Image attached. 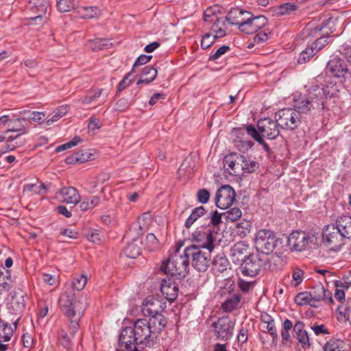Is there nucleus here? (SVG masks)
I'll return each instance as SVG.
<instances>
[{
    "label": "nucleus",
    "mask_w": 351,
    "mask_h": 351,
    "mask_svg": "<svg viewBox=\"0 0 351 351\" xmlns=\"http://www.w3.org/2000/svg\"><path fill=\"white\" fill-rule=\"evenodd\" d=\"M259 163L254 160L247 158L243 156V168L241 174L254 173L259 168Z\"/></svg>",
    "instance_id": "37998d69"
},
{
    "label": "nucleus",
    "mask_w": 351,
    "mask_h": 351,
    "mask_svg": "<svg viewBox=\"0 0 351 351\" xmlns=\"http://www.w3.org/2000/svg\"><path fill=\"white\" fill-rule=\"evenodd\" d=\"M230 49V47L228 45H223L220 47L217 51L210 56L209 60L215 61L219 58H220L222 55L225 54Z\"/></svg>",
    "instance_id": "338daca9"
},
{
    "label": "nucleus",
    "mask_w": 351,
    "mask_h": 351,
    "mask_svg": "<svg viewBox=\"0 0 351 351\" xmlns=\"http://www.w3.org/2000/svg\"><path fill=\"white\" fill-rule=\"evenodd\" d=\"M160 291L166 300L170 302L174 301L178 295V287L173 276H167L161 281Z\"/></svg>",
    "instance_id": "a211bd4d"
},
{
    "label": "nucleus",
    "mask_w": 351,
    "mask_h": 351,
    "mask_svg": "<svg viewBox=\"0 0 351 351\" xmlns=\"http://www.w3.org/2000/svg\"><path fill=\"white\" fill-rule=\"evenodd\" d=\"M339 313L351 324V300L345 306L338 307Z\"/></svg>",
    "instance_id": "4d7b16f0"
},
{
    "label": "nucleus",
    "mask_w": 351,
    "mask_h": 351,
    "mask_svg": "<svg viewBox=\"0 0 351 351\" xmlns=\"http://www.w3.org/2000/svg\"><path fill=\"white\" fill-rule=\"evenodd\" d=\"M261 320L264 324H267L266 328L272 337V341L276 344L278 336L274 319L267 313H264L261 315Z\"/></svg>",
    "instance_id": "c9c22d12"
},
{
    "label": "nucleus",
    "mask_w": 351,
    "mask_h": 351,
    "mask_svg": "<svg viewBox=\"0 0 351 351\" xmlns=\"http://www.w3.org/2000/svg\"><path fill=\"white\" fill-rule=\"evenodd\" d=\"M246 132L247 134L250 136L252 138H254L256 141H257L260 145L263 146V149L267 153H270V147L269 145L264 141L263 137L258 132L256 128L252 125H249L246 126Z\"/></svg>",
    "instance_id": "58836bf2"
},
{
    "label": "nucleus",
    "mask_w": 351,
    "mask_h": 351,
    "mask_svg": "<svg viewBox=\"0 0 351 351\" xmlns=\"http://www.w3.org/2000/svg\"><path fill=\"white\" fill-rule=\"evenodd\" d=\"M304 280V271L299 269L295 268L292 274L291 285L293 287H297L300 285Z\"/></svg>",
    "instance_id": "6e6d98bb"
},
{
    "label": "nucleus",
    "mask_w": 351,
    "mask_h": 351,
    "mask_svg": "<svg viewBox=\"0 0 351 351\" xmlns=\"http://www.w3.org/2000/svg\"><path fill=\"white\" fill-rule=\"evenodd\" d=\"M217 38L212 36L210 33L205 34L201 40V47L203 49L209 48Z\"/></svg>",
    "instance_id": "052dcab7"
},
{
    "label": "nucleus",
    "mask_w": 351,
    "mask_h": 351,
    "mask_svg": "<svg viewBox=\"0 0 351 351\" xmlns=\"http://www.w3.org/2000/svg\"><path fill=\"white\" fill-rule=\"evenodd\" d=\"M235 282L232 278L225 279L223 287H221L220 295L221 296H226V295H232L234 293Z\"/></svg>",
    "instance_id": "09e8293b"
},
{
    "label": "nucleus",
    "mask_w": 351,
    "mask_h": 351,
    "mask_svg": "<svg viewBox=\"0 0 351 351\" xmlns=\"http://www.w3.org/2000/svg\"><path fill=\"white\" fill-rule=\"evenodd\" d=\"M293 336L302 348L310 346L308 335L307 331L304 330V323L303 322L300 320L295 322L293 326Z\"/></svg>",
    "instance_id": "4be33fe9"
},
{
    "label": "nucleus",
    "mask_w": 351,
    "mask_h": 351,
    "mask_svg": "<svg viewBox=\"0 0 351 351\" xmlns=\"http://www.w3.org/2000/svg\"><path fill=\"white\" fill-rule=\"evenodd\" d=\"M222 214L219 213L217 210L210 213V221L208 225L213 226L217 228V226L221 222Z\"/></svg>",
    "instance_id": "680f3d73"
},
{
    "label": "nucleus",
    "mask_w": 351,
    "mask_h": 351,
    "mask_svg": "<svg viewBox=\"0 0 351 351\" xmlns=\"http://www.w3.org/2000/svg\"><path fill=\"white\" fill-rule=\"evenodd\" d=\"M268 23L267 19L263 16L259 15L254 16L250 12V15H247L244 21H243L238 29L247 34H252L257 32L259 29L264 27Z\"/></svg>",
    "instance_id": "2eb2a0df"
},
{
    "label": "nucleus",
    "mask_w": 351,
    "mask_h": 351,
    "mask_svg": "<svg viewBox=\"0 0 351 351\" xmlns=\"http://www.w3.org/2000/svg\"><path fill=\"white\" fill-rule=\"evenodd\" d=\"M249 245L243 241L235 243L230 250V257L234 264H241L247 257Z\"/></svg>",
    "instance_id": "aec40b11"
},
{
    "label": "nucleus",
    "mask_w": 351,
    "mask_h": 351,
    "mask_svg": "<svg viewBox=\"0 0 351 351\" xmlns=\"http://www.w3.org/2000/svg\"><path fill=\"white\" fill-rule=\"evenodd\" d=\"M27 121L25 118H18L16 119L10 120L9 123V129H8L5 133L10 132H18L19 134L22 135L27 134L28 130L26 128Z\"/></svg>",
    "instance_id": "2f4dec72"
},
{
    "label": "nucleus",
    "mask_w": 351,
    "mask_h": 351,
    "mask_svg": "<svg viewBox=\"0 0 351 351\" xmlns=\"http://www.w3.org/2000/svg\"><path fill=\"white\" fill-rule=\"evenodd\" d=\"M166 306L165 302L151 295L144 300L141 311L145 316L151 317L150 318H157L158 317L165 318L161 313L166 308Z\"/></svg>",
    "instance_id": "ddd939ff"
},
{
    "label": "nucleus",
    "mask_w": 351,
    "mask_h": 351,
    "mask_svg": "<svg viewBox=\"0 0 351 351\" xmlns=\"http://www.w3.org/2000/svg\"><path fill=\"white\" fill-rule=\"evenodd\" d=\"M298 6L295 3H285L280 5L275 10V13L278 16L289 15L297 10Z\"/></svg>",
    "instance_id": "c03bdc74"
},
{
    "label": "nucleus",
    "mask_w": 351,
    "mask_h": 351,
    "mask_svg": "<svg viewBox=\"0 0 351 351\" xmlns=\"http://www.w3.org/2000/svg\"><path fill=\"white\" fill-rule=\"evenodd\" d=\"M334 25H335V23H334L333 19L330 17V18L328 19L327 20H325L321 24V25H317L315 27H306L304 29V34H306L305 35L306 37H307V36L314 37L315 36L317 35V33L321 32L324 29H325L326 27L329 29V27H332V29L335 31Z\"/></svg>",
    "instance_id": "f704fd0d"
},
{
    "label": "nucleus",
    "mask_w": 351,
    "mask_h": 351,
    "mask_svg": "<svg viewBox=\"0 0 351 351\" xmlns=\"http://www.w3.org/2000/svg\"><path fill=\"white\" fill-rule=\"evenodd\" d=\"M92 43V49L93 51L101 50L108 45V40L106 38H95L90 40Z\"/></svg>",
    "instance_id": "bf43d9fd"
},
{
    "label": "nucleus",
    "mask_w": 351,
    "mask_h": 351,
    "mask_svg": "<svg viewBox=\"0 0 351 351\" xmlns=\"http://www.w3.org/2000/svg\"><path fill=\"white\" fill-rule=\"evenodd\" d=\"M294 300L295 302L300 306L310 304L312 306H315V305L313 303L311 293L307 291L298 293L295 297Z\"/></svg>",
    "instance_id": "de8ad7c7"
},
{
    "label": "nucleus",
    "mask_w": 351,
    "mask_h": 351,
    "mask_svg": "<svg viewBox=\"0 0 351 351\" xmlns=\"http://www.w3.org/2000/svg\"><path fill=\"white\" fill-rule=\"evenodd\" d=\"M100 198L98 196H93L84 199L80 204V209L82 211L90 210L99 204Z\"/></svg>",
    "instance_id": "49530a36"
},
{
    "label": "nucleus",
    "mask_w": 351,
    "mask_h": 351,
    "mask_svg": "<svg viewBox=\"0 0 351 351\" xmlns=\"http://www.w3.org/2000/svg\"><path fill=\"white\" fill-rule=\"evenodd\" d=\"M87 283V276L84 274H77L72 280L73 289L77 291L82 290Z\"/></svg>",
    "instance_id": "3c124183"
},
{
    "label": "nucleus",
    "mask_w": 351,
    "mask_h": 351,
    "mask_svg": "<svg viewBox=\"0 0 351 351\" xmlns=\"http://www.w3.org/2000/svg\"><path fill=\"white\" fill-rule=\"evenodd\" d=\"M58 10L61 12H66L71 11L75 8L73 0H59L57 3Z\"/></svg>",
    "instance_id": "864d4df0"
},
{
    "label": "nucleus",
    "mask_w": 351,
    "mask_h": 351,
    "mask_svg": "<svg viewBox=\"0 0 351 351\" xmlns=\"http://www.w3.org/2000/svg\"><path fill=\"white\" fill-rule=\"evenodd\" d=\"M69 108L66 105H62V106L58 107L54 110L53 115L52 116V117L51 119H49L47 121V124L48 125H50L53 123L57 121L61 117L64 116L69 112Z\"/></svg>",
    "instance_id": "8fccbe9b"
},
{
    "label": "nucleus",
    "mask_w": 351,
    "mask_h": 351,
    "mask_svg": "<svg viewBox=\"0 0 351 351\" xmlns=\"http://www.w3.org/2000/svg\"><path fill=\"white\" fill-rule=\"evenodd\" d=\"M197 200L201 204H206L210 198V193L206 189H202L198 191L197 193Z\"/></svg>",
    "instance_id": "69168bd1"
},
{
    "label": "nucleus",
    "mask_w": 351,
    "mask_h": 351,
    "mask_svg": "<svg viewBox=\"0 0 351 351\" xmlns=\"http://www.w3.org/2000/svg\"><path fill=\"white\" fill-rule=\"evenodd\" d=\"M315 55L313 49L309 47H306L300 53L298 58V63L304 64Z\"/></svg>",
    "instance_id": "5fc2aeb1"
},
{
    "label": "nucleus",
    "mask_w": 351,
    "mask_h": 351,
    "mask_svg": "<svg viewBox=\"0 0 351 351\" xmlns=\"http://www.w3.org/2000/svg\"><path fill=\"white\" fill-rule=\"evenodd\" d=\"M275 119L281 128L293 130L300 125L302 117L295 110L288 108L277 112L275 114Z\"/></svg>",
    "instance_id": "1a4fd4ad"
},
{
    "label": "nucleus",
    "mask_w": 351,
    "mask_h": 351,
    "mask_svg": "<svg viewBox=\"0 0 351 351\" xmlns=\"http://www.w3.org/2000/svg\"><path fill=\"white\" fill-rule=\"evenodd\" d=\"M82 141V138L80 136H75L71 141L61 145L60 146H58L56 148V152H60L63 150L71 148L75 145H77L79 143Z\"/></svg>",
    "instance_id": "13d9d810"
},
{
    "label": "nucleus",
    "mask_w": 351,
    "mask_h": 351,
    "mask_svg": "<svg viewBox=\"0 0 351 351\" xmlns=\"http://www.w3.org/2000/svg\"><path fill=\"white\" fill-rule=\"evenodd\" d=\"M181 245L176 246L173 252L161 265V270L165 274L179 277L184 276L189 267V258L186 256V248L182 254H180Z\"/></svg>",
    "instance_id": "20e7f679"
},
{
    "label": "nucleus",
    "mask_w": 351,
    "mask_h": 351,
    "mask_svg": "<svg viewBox=\"0 0 351 351\" xmlns=\"http://www.w3.org/2000/svg\"><path fill=\"white\" fill-rule=\"evenodd\" d=\"M20 317L14 322V328L7 322L0 321V339H3V341L10 340L13 335L14 330L16 328L17 323Z\"/></svg>",
    "instance_id": "4c0bfd02"
},
{
    "label": "nucleus",
    "mask_w": 351,
    "mask_h": 351,
    "mask_svg": "<svg viewBox=\"0 0 351 351\" xmlns=\"http://www.w3.org/2000/svg\"><path fill=\"white\" fill-rule=\"evenodd\" d=\"M241 301L239 293H234L228 297L221 305V308L225 312H232L238 306Z\"/></svg>",
    "instance_id": "ea45409f"
},
{
    "label": "nucleus",
    "mask_w": 351,
    "mask_h": 351,
    "mask_svg": "<svg viewBox=\"0 0 351 351\" xmlns=\"http://www.w3.org/2000/svg\"><path fill=\"white\" fill-rule=\"evenodd\" d=\"M336 91L335 85L331 83L324 87L313 86L307 94L299 95L297 99H293V109L298 112L300 115L306 114L312 110L321 112L324 109L327 98L333 97Z\"/></svg>",
    "instance_id": "7ed1b4c3"
},
{
    "label": "nucleus",
    "mask_w": 351,
    "mask_h": 351,
    "mask_svg": "<svg viewBox=\"0 0 351 351\" xmlns=\"http://www.w3.org/2000/svg\"><path fill=\"white\" fill-rule=\"evenodd\" d=\"M278 122L269 117L261 119L257 122V131L268 139H275L280 134Z\"/></svg>",
    "instance_id": "f3484780"
},
{
    "label": "nucleus",
    "mask_w": 351,
    "mask_h": 351,
    "mask_svg": "<svg viewBox=\"0 0 351 351\" xmlns=\"http://www.w3.org/2000/svg\"><path fill=\"white\" fill-rule=\"evenodd\" d=\"M205 208L204 206H200L193 210L191 214L186 219L184 223V226L186 228H190L194 222H195L199 217L205 213Z\"/></svg>",
    "instance_id": "79ce46f5"
},
{
    "label": "nucleus",
    "mask_w": 351,
    "mask_h": 351,
    "mask_svg": "<svg viewBox=\"0 0 351 351\" xmlns=\"http://www.w3.org/2000/svg\"><path fill=\"white\" fill-rule=\"evenodd\" d=\"M217 234V229L213 226H201L191 233V240L194 243L193 245L202 249H206L211 252L215 248L214 243Z\"/></svg>",
    "instance_id": "39448f33"
},
{
    "label": "nucleus",
    "mask_w": 351,
    "mask_h": 351,
    "mask_svg": "<svg viewBox=\"0 0 351 351\" xmlns=\"http://www.w3.org/2000/svg\"><path fill=\"white\" fill-rule=\"evenodd\" d=\"M13 285V280L10 271L5 268L0 267V292H6L10 290Z\"/></svg>",
    "instance_id": "7c9ffc66"
},
{
    "label": "nucleus",
    "mask_w": 351,
    "mask_h": 351,
    "mask_svg": "<svg viewBox=\"0 0 351 351\" xmlns=\"http://www.w3.org/2000/svg\"><path fill=\"white\" fill-rule=\"evenodd\" d=\"M145 247L149 251H154L158 248V241L154 234L149 233L146 236Z\"/></svg>",
    "instance_id": "603ef678"
},
{
    "label": "nucleus",
    "mask_w": 351,
    "mask_h": 351,
    "mask_svg": "<svg viewBox=\"0 0 351 351\" xmlns=\"http://www.w3.org/2000/svg\"><path fill=\"white\" fill-rule=\"evenodd\" d=\"M237 146L241 152H245L251 149L254 143L252 141H243L240 140L237 142Z\"/></svg>",
    "instance_id": "e2e57ef3"
},
{
    "label": "nucleus",
    "mask_w": 351,
    "mask_h": 351,
    "mask_svg": "<svg viewBox=\"0 0 351 351\" xmlns=\"http://www.w3.org/2000/svg\"><path fill=\"white\" fill-rule=\"evenodd\" d=\"M210 252L202 251V248L195 245L186 247V256L191 261L193 267L199 271H205L210 265Z\"/></svg>",
    "instance_id": "6e6552de"
},
{
    "label": "nucleus",
    "mask_w": 351,
    "mask_h": 351,
    "mask_svg": "<svg viewBox=\"0 0 351 351\" xmlns=\"http://www.w3.org/2000/svg\"><path fill=\"white\" fill-rule=\"evenodd\" d=\"M236 193L229 185L221 186L215 195V205L220 209H226L232 206L235 200Z\"/></svg>",
    "instance_id": "dca6fc26"
},
{
    "label": "nucleus",
    "mask_w": 351,
    "mask_h": 351,
    "mask_svg": "<svg viewBox=\"0 0 351 351\" xmlns=\"http://www.w3.org/2000/svg\"><path fill=\"white\" fill-rule=\"evenodd\" d=\"M23 191L33 194L45 195L49 191V185L36 180L34 183H28L23 186Z\"/></svg>",
    "instance_id": "72a5a7b5"
},
{
    "label": "nucleus",
    "mask_w": 351,
    "mask_h": 351,
    "mask_svg": "<svg viewBox=\"0 0 351 351\" xmlns=\"http://www.w3.org/2000/svg\"><path fill=\"white\" fill-rule=\"evenodd\" d=\"M59 196L61 200L67 204H77L80 200V195L77 191L71 186L62 188Z\"/></svg>",
    "instance_id": "bb28decb"
},
{
    "label": "nucleus",
    "mask_w": 351,
    "mask_h": 351,
    "mask_svg": "<svg viewBox=\"0 0 351 351\" xmlns=\"http://www.w3.org/2000/svg\"><path fill=\"white\" fill-rule=\"evenodd\" d=\"M267 261L268 258L265 255L249 254L241 264V271L245 276H255L266 266Z\"/></svg>",
    "instance_id": "9d476101"
},
{
    "label": "nucleus",
    "mask_w": 351,
    "mask_h": 351,
    "mask_svg": "<svg viewBox=\"0 0 351 351\" xmlns=\"http://www.w3.org/2000/svg\"><path fill=\"white\" fill-rule=\"evenodd\" d=\"M157 70L154 66H147L143 69L141 75H143V77L148 76L149 77L155 80L157 76Z\"/></svg>",
    "instance_id": "0e129e2a"
},
{
    "label": "nucleus",
    "mask_w": 351,
    "mask_h": 351,
    "mask_svg": "<svg viewBox=\"0 0 351 351\" xmlns=\"http://www.w3.org/2000/svg\"><path fill=\"white\" fill-rule=\"evenodd\" d=\"M77 12L83 19H93L100 15V10L97 6L81 7Z\"/></svg>",
    "instance_id": "a19ab883"
},
{
    "label": "nucleus",
    "mask_w": 351,
    "mask_h": 351,
    "mask_svg": "<svg viewBox=\"0 0 351 351\" xmlns=\"http://www.w3.org/2000/svg\"><path fill=\"white\" fill-rule=\"evenodd\" d=\"M235 322L232 320L229 316L219 317L217 322L212 324L214 332L217 339L222 341L230 339L234 328Z\"/></svg>",
    "instance_id": "f8f14e48"
},
{
    "label": "nucleus",
    "mask_w": 351,
    "mask_h": 351,
    "mask_svg": "<svg viewBox=\"0 0 351 351\" xmlns=\"http://www.w3.org/2000/svg\"><path fill=\"white\" fill-rule=\"evenodd\" d=\"M314 235L302 231H293L288 237V245L292 250L304 251L314 243Z\"/></svg>",
    "instance_id": "9b49d317"
},
{
    "label": "nucleus",
    "mask_w": 351,
    "mask_h": 351,
    "mask_svg": "<svg viewBox=\"0 0 351 351\" xmlns=\"http://www.w3.org/2000/svg\"><path fill=\"white\" fill-rule=\"evenodd\" d=\"M27 298V294L22 290L11 292L6 304L8 312L15 315H22L25 308Z\"/></svg>",
    "instance_id": "4468645a"
},
{
    "label": "nucleus",
    "mask_w": 351,
    "mask_h": 351,
    "mask_svg": "<svg viewBox=\"0 0 351 351\" xmlns=\"http://www.w3.org/2000/svg\"><path fill=\"white\" fill-rule=\"evenodd\" d=\"M60 308L68 318L69 324L62 328L58 334V342L66 350L73 348V339L78 330L79 322L87 307L85 295L75 296L73 293L63 292L59 299Z\"/></svg>",
    "instance_id": "f03ea898"
},
{
    "label": "nucleus",
    "mask_w": 351,
    "mask_h": 351,
    "mask_svg": "<svg viewBox=\"0 0 351 351\" xmlns=\"http://www.w3.org/2000/svg\"><path fill=\"white\" fill-rule=\"evenodd\" d=\"M230 267V263L226 256L223 254H217L213 258L212 262V270L215 275L226 271Z\"/></svg>",
    "instance_id": "cd10ccee"
},
{
    "label": "nucleus",
    "mask_w": 351,
    "mask_h": 351,
    "mask_svg": "<svg viewBox=\"0 0 351 351\" xmlns=\"http://www.w3.org/2000/svg\"><path fill=\"white\" fill-rule=\"evenodd\" d=\"M167 324L165 318L138 319L133 327L123 328L119 339L117 351H136V346H149L154 344L157 334L162 331Z\"/></svg>",
    "instance_id": "f257e3e1"
},
{
    "label": "nucleus",
    "mask_w": 351,
    "mask_h": 351,
    "mask_svg": "<svg viewBox=\"0 0 351 351\" xmlns=\"http://www.w3.org/2000/svg\"><path fill=\"white\" fill-rule=\"evenodd\" d=\"M48 0H30L29 1L27 8L34 14H36L34 16H32V20H36L40 19L47 12L49 7Z\"/></svg>",
    "instance_id": "5701e85b"
},
{
    "label": "nucleus",
    "mask_w": 351,
    "mask_h": 351,
    "mask_svg": "<svg viewBox=\"0 0 351 351\" xmlns=\"http://www.w3.org/2000/svg\"><path fill=\"white\" fill-rule=\"evenodd\" d=\"M241 210L238 208H232L222 213L223 218L227 223L234 222L241 218Z\"/></svg>",
    "instance_id": "a18cd8bd"
},
{
    "label": "nucleus",
    "mask_w": 351,
    "mask_h": 351,
    "mask_svg": "<svg viewBox=\"0 0 351 351\" xmlns=\"http://www.w3.org/2000/svg\"><path fill=\"white\" fill-rule=\"evenodd\" d=\"M324 351H350L348 343L340 339H331L325 344Z\"/></svg>",
    "instance_id": "473e14b6"
},
{
    "label": "nucleus",
    "mask_w": 351,
    "mask_h": 351,
    "mask_svg": "<svg viewBox=\"0 0 351 351\" xmlns=\"http://www.w3.org/2000/svg\"><path fill=\"white\" fill-rule=\"evenodd\" d=\"M326 69L336 77H346L348 75L351 76V72L345 61L338 57L333 58L328 62Z\"/></svg>",
    "instance_id": "6ab92c4d"
},
{
    "label": "nucleus",
    "mask_w": 351,
    "mask_h": 351,
    "mask_svg": "<svg viewBox=\"0 0 351 351\" xmlns=\"http://www.w3.org/2000/svg\"><path fill=\"white\" fill-rule=\"evenodd\" d=\"M322 237V244L329 251L338 252L345 244L346 239L335 223L325 226Z\"/></svg>",
    "instance_id": "423d86ee"
},
{
    "label": "nucleus",
    "mask_w": 351,
    "mask_h": 351,
    "mask_svg": "<svg viewBox=\"0 0 351 351\" xmlns=\"http://www.w3.org/2000/svg\"><path fill=\"white\" fill-rule=\"evenodd\" d=\"M279 243L276 234L269 230L262 229L258 231L254 239V244L256 250L261 252L260 255H265L271 253L278 246Z\"/></svg>",
    "instance_id": "0eeeda50"
},
{
    "label": "nucleus",
    "mask_w": 351,
    "mask_h": 351,
    "mask_svg": "<svg viewBox=\"0 0 351 351\" xmlns=\"http://www.w3.org/2000/svg\"><path fill=\"white\" fill-rule=\"evenodd\" d=\"M243 156L233 152L225 156L223 159L224 166L228 167L233 171L230 173V176H239L242 172Z\"/></svg>",
    "instance_id": "412c9836"
},
{
    "label": "nucleus",
    "mask_w": 351,
    "mask_h": 351,
    "mask_svg": "<svg viewBox=\"0 0 351 351\" xmlns=\"http://www.w3.org/2000/svg\"><path fill=\"white\" fill-rule=\"evenodd\" d=\"M268 33L265 30L258 32L253 38L256 44H262L268 40Z\"/></svg>",
    "instance_id": "774afa93"
},
{
    "label": "nucleus",
    "mask_w": 351,
    "mask_h": 351,
    "mask_svg": "<svg viewBox=\"0 0 351 351\" xmlns=\"http://www.w3.org/2000/svg\"><path fill=\"white\" fill-rule=\"evenodd\" d=\"M197 169V163L194 157L192 156H187L180 168L178 169L179 176H190L195 173Z\"/></svg>",
    "instance_id": "a878e982"
},
{
    "label": "nucleus",
    "mask_w": 351,
    "mask_h": 351,
    "mask_svg": "<svg viewBox=\"0 0 351 351\" xmlns=\"http://www.w3.org/2000/svg\"><path fill=\"white\" fill-rule=\"evenodd\" d=\"M333 32L334 30L332 29V27H329V30L326 31L324 33L321 34L320 32H319L315 36H320L317 38L316 40L313 42L312 45L311 46V47L313 49L315 54L329 43V38Z\"/></svg>",
    "instance_id": "c756f323"
},
{
    "label": "nucleus",
    "mask_w": 351,
    "mask_h": 351,
    "mask_svg": "<svg viewBox=\"0 0 351 351\" xmlns=\"http://www.w3.org/2000/svg\"><path fill=\"white\" fill-rule=\"evenodd\" d=\"M132 240V242L124 248L123 252L127 257L135 258L141 254V248L139 244H141L142 241L136 237L133 238Z\"/></svg>",
    "instance_id": "e433bc0d"
},
{
    "label": "nucleus",
    "mask_w": 351,
    "mask_h": 351,
    "mask_svg": "<svg viewBox=\"0 0 351 351\" xmlns=\"http://www.w3.org/2000/svg\"><path fill=\"white\" fill-rule=\"evenodd\" d=\"M335 224L345 239L351 238V216H341L337 219Z\"/></svg>",
    "instance_id": "c85d7f7f"
},
{
    "label": "nucleus",
    "mask_w": 351,
    "mask_h": 351,
    "mask_svg": "<svg viewBox=\"0 0 351 351\" xmlns=\"http://www.w3.org/2000/svg\"><path fill=\"white\" fill-rule=\"evenodd\" d=\"M309 293L311 295L313 303L321 300L328 304L332 302V293L328 290H326L322 284L315 285Z\"/></svg>",
    "instance_id": "b1692460"
},
{
    "label": "nucleus",
    "mask_w": 351,
    "mask_h": 351,
    "mask_svg": "<svg viewBox=\"0 0 351 351\" xmlns=\"http://www.w3.org/2000/svg\"><path fill=\"white\" fill-rule=\"evenodd\" d=\"M250 14V12L238 8H232L227 14L226 21H227L230 25H237L239 27L240 24L244 21L245 16Z\"/></svg>",
    "instance_id": "393cba45"
}]
</instances>
